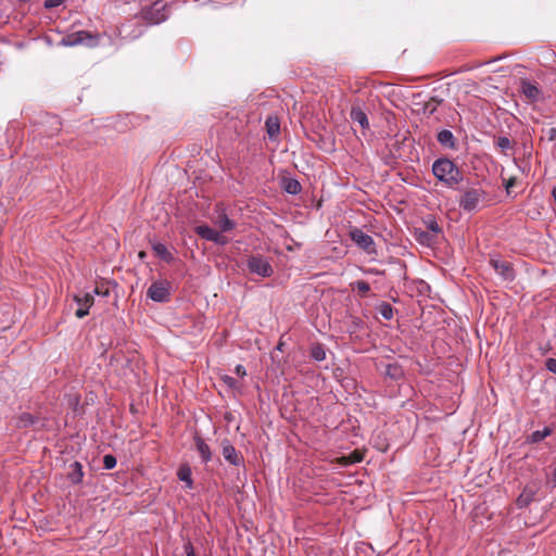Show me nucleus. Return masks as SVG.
<instances>
[{"label": "nucleus", "mask_w": 556, "mask_h": 556, "mask_svg": "<svg viewBox=\"0 0 556 556\" xmlns=\"http://www.w3.org/2000/svg\"><path fill=\"white\" fill-rule=\"evenodd\" d=\"M177 476H178L179 480H181L182 482L186 483L187 488H189V489L192 488L193 481H192V478H191V469H190L189 466H187V465L181 466L178 469Z\"/></svg>", "instance_id": "25"}, {"label": "nucleus", "mask_w": 556, "mask_h": 556, "mask_svg": "<svg viewBox=\"0 0 556 556\" xmlns=\"http://www.w3.org/2000/svg\"><path fill=\"white\" fill-rule=\"evenodd\" d=\"M377 311L387 320H390L393 318L394 309H393L392 305L388 302H381L380 304H378Z\"/></svg>", "instance_id": "30"}, {"label": "nucleus", "mask_w": 556, "mask_h": 556, "mask_svg": "<svg viewBox=\"0 0 556 556\" xmlns=\"http://www.w3.org/2000/svg\"><path fill=\"white\" fill-rule=\"evenodd\" d=\"M247 266L250 273L261 277H269L274 273L269 262L262 255H251L247 261Z\"/></svg>", "instance_id": "6"}, {"label": "nucleus", "mask_w": 556, "mask_h": 556, "mask_svg": "<svg viewBox=\"0 0 556 556\" xmlns=\"http://www.w3.org/2000/svg\"><path fill=\"white\" fill-rule=\"evenodd\" d=\"M552 483H553V488H556V467L554 468V471H553Z\"/></svg>", "instance_id": "43"}, {"label": "nucleus", "mask_w": 556, "mask_h": 556, "mask_svg": "<svg viewBox=\"0 0 556 556\" xmlns=\"http://www.w3.org/2000/svg\"><path fill=\"white\" fill-rule=\"evenodd\" d=\"M222 380L231 390H239L240 389V384H239L238 380L235 379L231 376L225 375V376L222 377Z\"/></svg>", "instance_id": "33"}, {"label": "nucleus", "mask_w": 556, "mask_h": 556, "mask_svg": "<svg viewBox=\"0 0 556 556\" xmlns=\"http://www.w3.org/2000/svg\"><path fill=\"white\" fill-rule=\"evenodd\" d=\"M212 242H214L216 244L225 245L228 242V240L225 236H223L222 233L216 231L214 238H212Z\"/></svg>", "instance_id": "35"}, {"label": "nucleus", "mask_w": 556, "mask_h": 556, "mask_svg": "<svg viewBox=\"0 0 556 556\" xmlns=\"http://www.w3.org/2000/svg\"><path fill=\"white\" fill-rule=\"evenodd\" d=\"M147 295L155 302L165 303L170 299V282L167 280H157L151 283Z\"/></svg>", "instance_id": "5"}, {"label": "nucleus", "mask_w": 556, "mask_h": 556, "mask_svg": "<svg viewBox=\"0 0 556 556\" xmlns=\"http://www.w3.org/2000/svg\"><path fill=\"white\" fill-rule=\"evenodd\" d=\"M384 374H386V376L390 377L393 380H399L404 376V371H403L402 367L396 363L388 364L386 366Z\"/></svg>", "instance_id": "24"}, {"label": "nucleus", "mask_w": 556, "mask_h": 556, "mask_svg": "<svg viewBox=\"0 0 556 556\" xmlns=\"http://www.w3.org/2000/svg\"><path fill=\"white\" fill-rule=\"evenodd\" d=\"M438 142L447 149L455 150L457 148V141L453 132L448 129L441 130L437 136Z\"/></svg>", "instance_id": "15"}, {"label": "nucleus", "mask_w": 556, "mask_h": 556, "mask_svg": "<svg viewBox=\"0 0 556 556\" xmlns=\"http://www.w3.org/2000/svg\"><path fill=\"white\" fill-rule=\"evenodd\" d=\"M545 132V136L547 137V139L549 141H554L556 140V128L555 127H549L547 128L546 130H543Z\"/></svg>", "instance_id": "39"}, {"label": "nucleus", "mask_w": 556, "mask_h": 556, "mask_svg": "<svg viewBox=\"0 0 556 556\" xmlns=\"http://www.w3.org/2000/svg\"><path fill=\"white\" fill-rule=\"evenodd\" d=\"M545 367L547 370L556 375V358H547L545 362Z\"/></svg>", "instance_id": "37"}, {"label": "nucleus", "mask_w": 556, "mask_h": 556, "mask_svg": "<svg viewBox=\"0 0 556 556\" xmlns=\"http://www.w3.org/2000/svg\"><path fill=\"white\" fill-rule=\"evenodd\" d=\"M220 445L222 454L226 462L237 467L243 465V456L236 450L228 439H224Z\"/></svg>", "instance_id": "8"}, {"label": "nucleus", "mask_w": 556, "mask_h": 556, "mask_svg": "<svg viewBox=\"0 0 556 556\" xmlns=\"http://www.w3.org/2000/svg\"><path fill=\"white\" fill-rule=\"evenodd\" d=\"M235 372L240 377H244L247 375L245 368L240 364L236 366Z\"/></svg>", "instance_id": "41"}, {"label": "nucleus", "mask_w": 556, "mask_h": 556, "mask_svg": "<svg viewBox=\"0 0 556 556\" xmlns=\"http://www.w3.org/2000/svg\"><path fill=\"white\" fill-rule=\"evenodd\" d=\"M116 457L112 454H106L103 457V467L105 469H113L116 466Z\"/></svg>", "instance_id": "34"}, {"label": "nucleus", "mask_w": 556, "mask_h": 556, "mask_svg": "<svg viewBox=\"0 0 556 556\" xmlns=\"http://www.w3.org/2000/svg\"><path fill=\"white\" fill-rule=\"evenodd\" d=\"M552 195H553V199H554V201L556 203V186L552 190Z\"/></svg>", "instance_id": "44"}, {"label": "nucleus", "mask_w": 556, "mask_h": 556, "mask_svg": "<svg viewBox=\"0 0 556 556\" xmlns=\"http://www.w3.org/2000/svg\"><path fill=\"white\" fill-rule=\"evenodd\" d=\"M350 117L353 123L359 124L363 129L369 128V122L366 113L362 110L358 104H353L350 112Z\"/></svg>", "instance_id": "14"}, {"label": "nucleus", "mask_w": 556, "mask_h": 556, "mask_svg": "<svg viewBox=\"0 0 556 556\" xmlns=\"http://www.w3.org/2000/svg\"><path fill=\"white\" fill-rule=\"evenodd\" d=\"M94 293L100 294V291L98 288L94 289Z\"/></svg>", "instance_id": "47"}, {"label": "nucleus", "mask_w": 556, "mask_h": 556, "mask_svg": "<svg viewBox=\"0 0 556 556\" xmlns=\"http://www.w3.org/2000/svg\"><path fill=\"white\" fill-rule=\"evenodd\" d=\"M484 195V191L478 187H471L464 190L463 194L458 200L459 206L466 211H475Z\"/></svg>", "instance_id": "3"}, {"label": "nucleus", "mask_w": 556, "mask_h": 556, "mask_svg": "<svg viewBox=\"0 0 556 556\" xmlns=\"http://www.w3.org/2000/svg\"><path fill=\"white\" fill-rule=\"evenodd\" d=\"M350 237L352 241L366 253L377 254L376 244L372 237L365 233L362 229L356 227L351 229Z\"/></svg>", "instance_id": "7"}, {"label": "nucleus", "mask_w": 556, "mask_h": 556, "mask_svg": "<svg viewBox=\"0 0 556 556\" xmlns=\"http://www.w3.org/2000/svg\"><path fill=\"white\" fill-rule=\"evenodd\" d=\"M552 434V429L549 427H545L542 430H536L531 433V435L528 439V442L530 443H539L543 441L546 437Z\"/></svg>", "instance_id": "27"}, {"label": "nucleus", "mask_w": 556, "mask_h": 556, "mask_svg": "<svg viewBox=\"0 0 556 556\" xmlns=\"http://www.w3.org/2000/svg\"><path fill=\"white\" fill-rule=\"evenodd\" d=\"M193 441L202 462L205 464L208 463L212 459V452L208 444L199 434L193 437Z\"/></svg>", "instance_id": "13"}, {"label": "nucleus", "mask_w": 556, "mask_h": 556, "mask_svg": "<svg viewBox=\"0 0 556 556\" xmlns=\"http://www.w3.org/2000/svg\"><path fill=\"white\" fill-rule=\"evenodd\" d=\"M67 479L73 484H80L84 479L83 465L79 462H74L70 465Z\"/></svg>", "instance_id": "16"}, {"label": "nucleus", "mask_w": 556, "mask_h": 556, "mask_svg": "<svg viewBox=\"0 0 556 556\" xmlns=\"http://www.w3.org/2000/svg\"><path fill=\"white\" fill-rule=\"evenodd\" d=\"M139 17L152 25L166 21L168 17L166 0H155L152 4L143 7L139 12Z\"/></svg>", "instance_id": "2"}, {"label": "nucleus", "mask_w": 556, "mask_h": 556, "mask_svg": "<svg viewBox=\"0 0 556 556\" xmlns=\"http://www.w3.org/2000/svg\"><path fill=\"white\" fill-rule=\"evenodd\" d=\"M490 265L504 280L513 281L515 279V270L511 263L503 260L491 258Z\"/></svg>", "instance_id": "9"}, {"label": "nucleus", "mask_w": 556, "mask_h": 556, "mask_svg": "<svg viewBox=\"0 0 556 556\" xmlns=\"http://www.w3.org/2000/svg\"><path fill=\"white\" fill-rule=\"evenodd\" d=\"M184 549H185L186 556H197V555H195L194 547H193V544L191 543V541H190V540H188V541L184 544Z\"/></svg>", "instance_id": "36"}, {"label": "nucleus", "mask_w": 556, "mask_h": 556, "mask_svg": "<svg viewBox=\"0 0 556 556\" xmlns=\"http://www.w3.org/2000/svg\"><path fill=\"white\" fill-rule=\"evenodd\" d=\"M65 0H45V8L46 9H52L61 5Z\"/></svg>", "instance_id": "38"}, {"label": "nucleus", "mask_w": 556, "mask_h": 556, "mask_svg": "<svg viewBox=\"0 0 556 556\" xmlns=\"http://www.w3.org/2000/svg\"><path fill=\"white\" fill-rule=\"evenodd\" d=\"M442 102H443L442 99H440L438 97H431L428 101H426L422 104L421 113L426 117L432 116L437 112L438 108L441 105Z\"/></svg>", "instance_id": "17"}, {"label": "nucleus", "mask_w": 556, "mask_h": 556, "mask_svg": "<svg viewBox=\"0 0 556 556\" xmlns=\"http://www.w3.org/2000/svg\"><path fill=\"white\" fill-rule=\"evenodd\" d=\"M415 236L419 243L431 247L437 242V237L429 231L415 229Z\"/></svg>", "instance_id": "22"}, {"label": "nucleus", "mask_w": 556, "mask_h": 556, "mask_svg": "<svg viewBox=\"0 0 556 556\" xmlns=\"http://www.w3.org/2000/svg\"><path fill=\"white\" fill-rule=\"evenodd\" d=\"M283 190L290 194H299L302 191L301 184L294 178H286L283 180Z\"/></svg>", "instance_id": "23"}, {"label": "nucleus", "mask_w": 556, "mask_h": 556, "mask_svg": "<svg viewBox=\"0 0 556 556\" xmlns=\"http://www.w3.org/2000/svg\"><path fill=\"white\" fill-rule=\"evenodd\" d=\"M538 492L536 484H529L525 486L521 494L517 497L516 504L519 508L527 507L535 497Z\"/></svg>", "instance_id": "12"}, {"label": "nucleus", "mask_w": 556, "mask_h": 556, "mask_svg": "<svg viewBox=\"0 0 556 556\" xmlns=\"http://www.w3.org/2000/svg\"><path fill=\"white\" fill-rule=\"evenodd\" d=\"M265 127L269 138H276L280 132V122L277 116H268L265 122Z\"/></svg>", "instance_id": "18"}, {"label": "nucleus", "mask_w": 556, "mask_h": 556, "mask_svg": "<svg viewBox=\"0 0 556 556\" xmlns=\"http://www.w3.org/2000/svg\"><path fill=\"white\" fill-rule=\"evenodd\" d=\"M154 254L166 263L174 261V255L168 251L167 247L163 243H155L152 247Z\"/></svg>", "instance_id": "19"}, {"label": "nucleus", "mask_w": 556, "mask_h": 556, "mask_svg": "<svg viewBox=\"0 0 556 556\" xmlns=\"http://www.w3.org/2000/svg\"><path fill=\"white\" fill-rule=\"evenodd\" d=\"M215 225L220 229L222 232H228L235 229L236 222L223 213L216 218Z\"/></svg>", "instance_id": "21"}, {"label": "nucleus", "mask_w": 556, "mask_h": 556, "mask_svg": "<svg viewBox=\"0 0 556 556\" xmlns=\"http://www.w3.org/2000/svg\"><path fill=\"white\" fill-rule=\"evenodd\" d=\"M139 256H140L141 258H143V257L146 256V253H144V252H140V253H139Z\"/></svg>", "instance_id": "46"}, {"label": "nucleus", "mask_w": 556, "mask_h": 556, "mask_svg": "<svg viewBox=\"0 0 556 556\" xmlns=\"http://www.w3.org/2000/svg\"><path fill=\"white\" fill-rule=\"evenodd\" d=\"M520 92L530 101L538 102L542 99V91L536 83L528 79L520 80Z\"/></svg>", "instance_id": "10"}, {"label": "nucleus", "mask_w": 556, "mask_h": 556, "mask_svg": "<svg viewBox=\"0 0 556 556\" xmlns=\"http://www.w3.org/2000/svg\"><path fill=\"white\" fill-rule=\"evenodd\" d=\"M37 422H39L38 417L29 413H22L16 419V427L20 429L28 428L35 426Z\"/></svg>", "instance_id": "20"}, {"label": "nucleus", "mask_w": 556, "mask_h": 556, "mask_svg": "<svg viewBox=\"0 0 556 556\" xmlns=\"http://www.w3.org/2000/svg\"><path fill=\"white\" fill-rule=\"evenodd\" d=\"M75 302L79 305V308L76 311L75 315L77 318L81 319L89 314V308L93 305V295L91 293H85L84 295H75Z\"/></svg>", "instance_id": "11"}, {"label": "nucleus", "mask_w": 556, "mask_h": 556, "mask_svg": "<svg viewBox=\"0 0 556 556\" xmlns=\"http://www.w3.org/2000/svg\"><path fill=\"white\" fill-rule=\"evenodd\" d=\"M515 185V178H510L505 185L506 189L509 190Z\"/></svg>", "instance_id": "42"}, {"label": "nucleus", "mask_w": 556, "mask_h": 556, "mask_svg": "<svg viewBox=\"0 0 556 556\" xmlns=\"http://www.w3.org/2000/svg\"><path fill=\"white\" fill-rule=\"evenodd\" d=\"M424 224L429 232L434 235L435 237L442 231V228L439 226L438 222L433 216H428Z\"/></svg>", "instance_id": "31"}, {"label": "nucleus", "mask_w": 556, "mask_h": 556, "mask_svg": "<svg viewBox=\"0 0 556 556\" xmlns=\"http://www.w3.org/2000/svg\"><path fill=\"white\" fill-rule=\"evenodd\" d=\"M282 345H283V344H282L281 342H280V343H278V345H277V350L282 351Z\"/></svg>", "instance_id": "45"}, {"label": "nucleus", "mask_w": 556, "mask_h": 556, "mask_svg": "<svg viewBox=\"0 0 556 556\" xmlns=\"http://www.w3.org/2000/svg\"><path fill=\"white\" fill-rule=\"evenodd\" d=\"M311 357L316 362L326 359V350L323 344L316 343L311 348Z\"/></svg>", "instance_id": "28"}, {"label": "nucleus", "mask_w": 556, "mask_h": 556, "mask_svg": "<svg viewBox=\"0 0 556 556\" xmlns=\"http://www.w3.org/2000/svg\"><path fill=\"white\" fill-rule=\"evenodd\" d=\"M351 287L353 290H357L361 296H366L367 293L370 291V286L365 280H357L351 283Z\"/></svg>", "instance_id": "32"}, {"label": "nucleus", "mask_w": 556, "mask_h": 556, "mask_svg": "<svg viewBox=\"0 0 556 556\" xmlns=\"http://www.w3.org/2000/svg\"><path fill=\"white\" fill-rule=\"evenodd\" d=\"M494 144L496 146V148H498L502 152L505 153L507 150H511L515 143L508 137L500 136L495 138Z\"/></svg>", "instance_id": "29"}, {"label": "nucleus", "mask_w": 556, "mask_h": 556, "mask_svg": "<svg viewBox=\"0 0 556 556\" xmlns=\"http://www.w3.org/2000/svg\"><path fill=\"white\" fill-rule=\"evenodd\" d=\"M432 174L440 182L451 189H456L464 179L463 172L447 157H440L433 162Z\"/></svg>", "instance_id": "1"}, {"label": "nucleus", "mask_w": 556, "mask_h": 556, "mask_svg": "<svg viewBox=\"0 0 556 556\" xmlns=\"http://www.w3.org/2000/svg\"><path fill=\"white\" fill-rule=\"evenodd\" d=\"M350 458H351L350 463H359L363 460V456L358 452L352 453Z\"/></svg>", "instance_id": "40"}, {"label": "nucleus", "mask_w": 556, "mask_h": 556, "mask_svg": "<svg viewBox=\"0 0 556 556\" xmlns=\"http://www.w3.org/2000/svg\"><path fill=\"white\" fill-rule=\"evenodd\" d=\"M97 38L87 30H78L64 36L60 45L64 47H74L78 45L94 46Z\"/></svg>", "instance_id": "4"}, {"label": "nucleus", "mask_w": 556, "mask_h": 556, "mask_svg": "<svg viewBox=\"0 0 556 556\" xmlns=\"http://www.w3.org/2000/svg\"><path fill=\"white\" fill-rule=\"evenodd\" d=\"M194 231L198 236L207 241H212V238H214L216 232L215 229L208 227L207 225H199L195 227Z\"/></svg>", "instance_id": "26"}]
</instances>
